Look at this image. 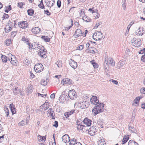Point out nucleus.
Instances as JSON below:
<instances>
[{
	"instance_id": "nucleus-23",
	"label": "nucleus",
	"mask_w": 145,
	"mask_h": 145,
	"mask_svg": "<svg viewBox=\"0 0 145 145\" xmlns=\"http://www.w3.org/2000/svg\"><path fill=\"white\" fill-rule=\"evenodd\" d=\"M39 45V44L36 42H34L33 43H32L31 44V49H35L37 50L39 49V47H37V46Z\"/></svg>"
},
{
	"instance_id": "nucleus-40",
	"label": "nucleus",
	"mask_w": 145,
	"mask_h": 145,
	"mask_svg": "<svg viewBox=\"0 0 145 145\" xmlns=\"http://www.w3.org/2000/svg\"><path fill=\"white\" fill-rule=\"evenodd\" d=\"M23 62L24 63V65H28L30 63V61L28 59V58L26 57L25 59Z\"/></svg>"
},
{
	"instance_id": "nucleus-19",
	"label": "nucleus",
	"mask_w": 145,
	"mask_h": 145,
	"mask_svg": "<svg viewBox=\"0 0 145 145\" xmlns=\"http://www.w3.org/2000/svg\"><path fill=\"white\" fill-rule=\"evenodd\" d=\"M62 97L63 98V100L66 101L69 99V97L67 95L63 94L60 96L59 98V100L61 102H63Z\"/></svg>"
},
{
	"instance_id": "nucleus-36",
	"label": "nucleus",
	"mask_w": 145,
	"mask_h": 145,
	"mask_svg": "<svg viewBox=\"0 0 145 145\" xmlns=\"http://www.w3.org/2000/svg\"><path fill=\"white\" fill-rule=\"evenodd\" d=\"M77 140L76 139L74 138H72L71 140V142L69 143L70 145H75L77 142H76Z\"/></svg>"
},
{
	"instance_id": "nucleus-9",
	"label": "nucleus",
	"mask_w": 145,
	"mask_h": 145,
	"mask_svg": "<svg viewBox=\"0 0 145 145\" xmlns=\"http://www.w3.org/2000/svg\"><path fill=\"white\" fill-rule=\"evenodd\" d=\"M84 33V32H83L80 29H77L73 36L75 38H77L79 37L83 36Z\"/></svg>"
},
{
	"instance_id": "nucleus-64",
	"label": "nucleus",
	"mask_w": 145,
	"mask_h": 145,
	"mask_svg": "<svg viewBox=\"0 0 145 145\" xmlns=\"http://www.w3.org/2000/svg\"><path fill=\"white\" fill-rule=\"evenodd\" d=\"M141 60L143 62H145V53L144 55L142 56L141 58Z\"/></svg>"
},
{
	"instance_id": "nucleus-10",
	"label": "nucleus",
	"mask_w": 145,
	"mask_h": 145,
	"mask_svg": "<svg viewBox=\"0 0 145 145\" xmlns=\"http://www.w3.org/2000/svg\"><path fill=\"white\" fill-rule=\"evenodd\" d=\"M125 62L126 60L125 59H123L120 60L117 64L116 68L118 69H120L125 64Z\"/></svg>"
},
{
	"instance_id": "nucleus-1",
	"label": "nucleus",
	"mask_w": 145,
	"mask_h": 145,
	"mask_svg": "<svg viewBox=\"0 0 145 145\" xmlns=\"http://www.w3.org/2000/svg\"><path fill=\"white\" fill-rule=\"evenodd\" d=\"M98 103V104L95 105L96 106H95L92 110L94 116L102 112L105 109V105L103 103L99 102Z\"/></svg>"
},
{
	"instance_id": "nucleus-4",
	"label": "nucleus",
	"mask_w": 145,
	"mask_h": 145,
	"mask_svg": "<svg viewBox=\"0 0 145 145\" xmlns=\"http://www.w3.org/2000/svg\"><path fill=\"white\" fill-rule=\"evenodd\" d=\"M46 49L44 48V46H42L39 50V52L38 53V54L41 57L46 58L47 57V56L46 55Z\"/></svg>"
},
{
	"instance_id": "nucleus-28",
	"label": "nucleus",
	"mask_w": 145,
	"mask_h": 145,
	"mask_svg": "<svg viewBox=\"0 0 145 145\" xmlns=\"http://www.w3.org/2000/svg\"><path fill=\"white\" fill-rule=\"evenodd\" d=\"M97 124L101 128H103V125L104 123L103 120L102 119H99L97 122Z\"/></svg>"
},
{
	"instance_id": "nucleus-13",
	"label": "nucleus",
	"mask_w": 145,
	"mask_h": 145,
	"mask_svg": "<svg viewBox=\"0 0 145 145\" xmlns=\"http://www.w3.org/2000/svg\"><path fill=\"white\" fill-rule=\"evenodd\" d=\"M63 141L65 143H68L70 141V138L68 135L65 134L62 137Z\"/></svg>"
},
{
	"instance_id": "nucleus-38",
	"label": "nucleus",
	"mask_w": 145,
	"mask_h": 145,
	"mask_svg": "<svg viewBox=\"0 0 145 145\" xmlns=\"http://www.w3.org/2000/svg\"><path fill=\"white\" fill-rule=\"evenodd\" d=\"M109 62V64L112 66H114L115 64V61L112 58H110Z\"/></svg>"
},
{
	"instance_id": "nucleus-12",
	"label": "nucleus",
	"mask_w": 145,
	"mask_h": 145,
	"mask_svg": "<svg viewBox=\"0 0 145 145\" xmlns=\"http://www.w3.org/2000/svg\"><path fill=\"white\" fill-rule=\"evenodd\" d=\"M90 101L91 104L95 105L98 104V103L99 102L97 97L95 96H92L90 99Z\"/></svg>"
},
{
	"instance_id": "nucleus-62",
	"label": "nucleus",
	"mask_w": 145,
	"mask_h": 145,
	"mask_svg": "<svg viewBox=\"0 0 145 145\" xmlns=\"http://www.w3.org/2000/svg\"><path fill=\"white\" fill-rule=\"evenodd\" d=\"M38 7L40 8L45 9V8L43 4H39L38 5Z\"/></svg>"
},
{
	"instance_id": "nucleus-31",
	"label": "nucleus",
	"mask_w": 145,
	"mask_h": 145,
	"mask_svg": "<svg viewBox=\"0 0 145 145\" xmlns=\"http://www.w3.org/2000/svg\"><path fill=\"white\" fill-rule=\"evenodd\" d=\"M12 29V28L7 25L4 28L5 32L6 33H8Z\"/></svg>"
},
{
	"instance_id": "nucleus-50",
	"label": "nucleus",
	"mask_w": 145,
	"mask_h": 145,
	"mask_svg": "<svg viewBox=\"0 0 145 145\" xmlns=\"http://www.w3.org/2000/svg\"><path fill=\"white\" fill-rule=\"evenodd\" d=\"M25 5V3H18V6L21 8H22L23 5Z\"/></svg>"
},
{
	"instance_id": "nucleus-6",
	"label": "nucleus",
	"mask_w": 145,
	"mask_h": 145,
	"mask_svg": "<svg viewBox=\"0 0 145 145\" xmlns=\"http://www.w3.org/2000/svg\"><path fill=\"white\" fill-rule=\"evenodd\" d=\"M44 67L41 63L36 64L34 67L35 71L37 72H40L43 71Z\"/></svg>"
},
{
	"instance_id": "nucleus-29",
	"label": "nucleus",
	"mask_w": 145,
	"mask_h": 145,
	"mask_svg": "<svg viewBox=\"0 0 145 145\" xmlns=\"http://www.w3.org/2000/svg\"><path fill=\"white\" fill-rule=\"evenodd\" d=\"M128 126L129 130L131 131L132 133H137V131L134 127L129 126V125H128Z\"/></svg>"
},
{
	"instance_id": "nucleus-26",
	"label": "nucleus",
	"mask_w": 145,
	"mask_h": 145,
	"mask_svg": "<svg viewBox=\"0 0 145 145\" xmlns=\"http://www.w3.org/2000/svg\"><path fill=\"white\" fill-rule=\"evenodd\" d=\"M20 89L18 88V87H15L14 89H13V93L14 95H17L19 94V92L20 91Z\"/></svg>"
},
{
	"instance_id": "nucleus-42",
	"label": "nucleus",
	"mask_w": 145,
	"mask_h": 145,
	"mask_svg": "<svg viewBox=\"0 0 145 145\" xmlns=\"http://www.w3.org/2000/svg\"><path fill=\"white\" fill-rule=\"evenodd\" d=\"M92 64L93 65V67L95 68H98V65L96 63L94 62V60H93L91 61Z\"/></svg>"
},
{
	"instance_id": "nucleus-46",
	"label": "nucleus",
	"mask_w": 145,
	"mask_h": 145,
	"mask_svg": "<svg viewBox=\"0 0 145 145\" xmlns=\"http://www.w3.org/2000/svg\"><path fill=\"white\" fill-rule=\"evenodd\" d=\"M11 43V40L9 39L6 40L5 42V44L7 46H9Z\"/></svg>"
},
{
	"instance_id": "nucleus-17",
	"label": "nucleus",
	"mask_w": 145,
	"mask_h": 145,
	"mask_svg": "<svg viewBox=\"0 0 145 145\" xmlns=\"http://www.w3.org/2000/svg\"><path fill=\"white\" fill-rule=\"evenodd\" d=\"M62 81L63 82L64 84H67L70 85L72 84V80L68 78L63 79Z\"/></svg>"
},
{
	"instance_id": "nucleus-2",
	"label": "nucleus",
	"mask_w": 145,
	"mask_h": 145,
	"mask_svg": "<svg viewBox=\"0 0 145 145\" xmlns=\"http://www.w3.org/2000/svg\"><path fill=\"white\" fill-rule=\"evenodd\" d=\"M103 37V33L100 31L95 32L92 36L93 39L95 40H101Z\"/></svg>"
},
{
	"instance_id": "nucleus-14",
	"label": "nucleus",
	"mask_w": 145,
	"mask_h": 145,
	"mask_svg": "<svg viewBox=\"0 0 145 145\" xmlns=\"http://www.w3.org/2000/svg\"><path fill=\"white\" fill-rule=\"evenodd\" d=\"M55 3L54 0H46L45 3L47 6L50 7H52Z\"/></svg>"
},
{
	"instance_id": "nucleus-55",
	"label": "nucleus",
	"mask_w": 145,
	"mask_h": 145,
	"mask_svg": "<svg viewBox=\"0 0 145 145\" xmlns=\"http://www.w3.org/2000/svg\"><path fill=\"white\" fill-rule=\"evenodd\" d=\"M58 126V123L57 121H54V124L53 125V126L55 127L56 128H57Z\"/></svg>"
},
{
	"instance_id": "nucleus-56",
	"label": "nucleus",
	"mask_w": 145,
	"mask_h": 145,
	"mask_svg": "<svg viewBox=\"0 0 145 145\" xmlns=\"http://www.w3.org/2000/svg\"><path fill=\"white\" fill-rule=\"evenodd\" d=\"M25 125V121L23 120L22 121L18 123V125L20 126H24Z\"/></svg>"
},
{
	"instance_id": "nucleus-27",
	"label": "nucleus",
	"mask_w": 145,
	"mask_h": 145,
	"mask_svg": "<svg viewBox=\"0 0 145 145\" xmlns=\"http://www.w3.org/2000/svg\"><path fill=\"white\" fill-rule=\"evenodd\" d=\"M84 15L85 16L82 17V19L87 22H90L91 21V18L89 17L86 16L85 14Z\"/></svg>"
},
{
	"instance_id": "nucleus-21",
	"label": "nucleus",
	"mask_w": 145,
	"mask_h": 145,
	"mask_svg": "<svg viewBox=\"0 0 145 145\" xmlns=\"http://www.w3.org/2000/svg\"><path fill=\"white\" fill-rule=\"evenodd\" d=\"M31 31L34 34H37L39 33L40 31V29L38 27H35L32 28Z\"/></svg>"
},
{
	"instance_id": "nucleus-39",
	"label": "nucleus",
	"mask_w": 145,
	"mask_h": 145,
	"mask_svg": "<svg viewBox=\"0 0 145 145\" xmlns=\"http://www.w3.org/2000/svg\"><path fill=\"white\" fill-rule=\"evenodd\" d=\"M3 62L6 63L8 60L7 57L4 55H2L1 57Z\"/></svg>"
},
{
	"instance_id": "nucleus-59",
	"label": "nucleus",
	"mask_w": 145,
	"mask_h": 145,
	"mask_svg": "<svg viewBox=\"0 0 145 145\" xmlns=\"http://www.w3.org/2000/svg\"><path fill=\"white\" fill-rule=\"evenodd\" d=\"M110 81L115 84L117 85L118 84V82L117 80H114L113 79H111Z\"/></svg>"
},
{
	"instance_id": "nucleus-11",
	"label": "nucleus",
	"mask_w": 145,
	"mask_h": 145,
	"mask_svg": "<svg viewBox=\"0 0 145 145\" xmlns=\"http://www.w3.org/2000/svg\"><path fill=\"white\" fill-rule=\"evenodd\" d=\"M18 24L19 27L21 28L25 29L27 27L28 23L26 21H23L22 22H19Z\"/></svg>"
},
{
	"instance_id": "nucleus-61",
	"label": "nucleus",
	"mask_w": 145,
	"mask_h": 145,
	"mask_svg": "<svg viewBox=\"0 0 145 145\" xmlns=\"http://www.w3.org/2000/svg\"><path fill=\"white\" fill-rule=\"evenodd\" d=\"M125 1L123 2L122 4V7L124 10H125L126 9V5H125Z\"/></svg>"
},
{
	"instance_id": "nucleus-52",
	"label": "nucleus",
	"mask_w": 145,
	"mask_h": 145,
	"mask_svg": "<svg viewBox=\"0 0 145 145\" xmlns=\"http://www.w3.org/2000/svg\"><path fill=\"white\" fill-rule=\"evenodd\" d=\"M56 64L57 65L58 67H60L62 66L61 64V62L60 61H58L56 63Z\"/></svg>"
},
{
	"instance_id": "nucleus-60",
	"label": "nucleus",
	"mask_w": 145,
	"mask_h": 145,
	"mask_svg": "<svg viewBox=\"0 0 145 145\" xmlns=\"http://www.w3.org/2000/svg\"><path fill=\"white\" fill-rule=\"evenodd\" d=\"M28 40V39L27 38L25 37V36H24L22 37L21 40L24 42Z\"/></svg>"
},
{
	"instance_id": "nucleus-15",
	"label": "nucleus",
	"mask_w": 145,
	"mask_h": 145,
	"mask_svg": "<svg viewBox=\"0 0 145 145\" xmlns=\"http://www.w3.org/2000/svg\"><path fill=\"white\" fill-rule=\"evenodd\" d=\"M69 63L73 69H76L77 67V63L72 59L69 61Z\"/></svg>"
},
{
	"instance_id": "nucleus-45",
	"label": "nucleus",
	"mask_w": 145,
	"mask_h": 145,
	"mask_svg": "<svg viewBox=\"0 0 145 145\" xmlns=\"http://www.w3.org/2000/svg\"><path fill=\"white\" fill-rule=\"evenodd\" d=\"M94 7H92V8H90L89 10L88 11L91 12L92 13H94L97 12L98 11V10H93L94 9Z\"/></svg>"
},
{
	"instance_id": "nucleus-7",
	"label": "nucleus",
	"mask_w": 145,
	"mask_h": 145,
	"mask_svg": "<svg viewBox=\"0 0 145 145\" xmlns=\"http://www.w3.org/2000/svg\"><path fill=\"white\" fill-rule=\"evenodd\" d=\"M132 42L134 43V46L137 47L140 46L142 44L141 40L139 38H134L132 40Z\"/></svg>"
},
{
	"instance_id": "nucleus-51",
	"label": "nucleus",
	"mask_w": 145,
	"mask_h": 145,
	"mask_svg": "<svg viewBox=\"0 0 145 145\" xmlns=\"http://www.w3.org/2000/svg\"><path fill=\"white\" fill-rule=\"evenodd\" d=\"M13 23L12 22H11L10 20L8 22V23L7 24V25L10 27L11 28H12V26H13Z\"/></svg>"
},
{
	"instance_id": "nucleus-37",
	"label": "nucleus",
	"mask_w": 145,
	"mask_h": 145,
	"mask_svg": "<svg viewBox=\"0 0 145 145\" xmlns=\"http://www.w3.org/2000/svg\"><path fill=\"white\" fill-rule=\"evenodd\" d=\"M108 67V61H106V60H105L104 61V69H106L107 70H108L107 68Z\"/></svg>"
},
{
	"instance_id": "nucleus-8",
	"label": "nucleus",
	"mask_w": 145,
	"mask_h": 145,
	"mask_svg": "<svg viewBox=\"0 0 145 145\" xmlns=\"http://www.w3.org/2000/svg\"><path fill=\"white\" fill-rule=\"evenodd\" d=\"M96 126H92L88 129L89 133L90 135L93 136L97 133L98 130L96 129Z\"/></svg>"
},
{
	"instance_id": "nucleus-20",
	"label": "nucleus",
	"mask_w": 145,
	"mask_h": 145,
	"mask_svg": "<svg viewBox=\"0 0 145 145\" xmlns=\"http://www.w3.org/2000/svg\"><path fill=\"white\" fill-rule=\"evenodd\" d=\"M49 102L48 101L46 102V101L45 103L42 105L40 107H42L43 109L45 111L48 109V108H49Z\"/></svg>"
},
{
	"instance_id": "nucleus-63",
	"label": "nucleus",
	"mask_w": 145,
	"mask_h": 145,
	"mask_svg": "<svg viewBox=\"0 0 145 145\" xmlns=\"http://www.w3.org/2000/svg\"><path fill=\"white\" fill-rule=\"evenodd\" d=\"M140 92L145 94V88L144 87L140 89Z\"/></svg>"
},
{
	"instance_id": "nucleus-34",
	"label": "nucleus",
	"mask_w": 145,
	"mask_h": 145,
	"mask_svg": "<svg viewBox=\"0 0 145 145\" xmlns=\"http://www.w3.org/2000/svg\"><path fill=\"white\" fill-rule=\"evenodd\" d=\"M128 145H138V143L135 141L130 140L128 142Z\"/></svg>"
},
{
	"instance_id": "nucleus-3",
	"label": "nucleus",
	"mask_w": 145,
	"mask_h": 145,
	"mask_svg": "<svg viewBox=\"0 0 145 145\" xmlns=\"http://www.w3.org/2000/svg\"><path fill=\"white\" fill-rule=\"evenodd\" d=\"M89 103L88 102L82 101L79 102L78 106V107L81 108L82 109H84L85 108H87L88 107Z\"/></svg>"
},
{
	"instance_id": "nucleus-44",
	"label": "nucleus",
	"mask_w": 145,
	"mask_h": 145,
	"mask_svg": "<svg viewBox=\"0 0 145 145\" xmlns=\"http://www.w3.org/2000/svg\"><path fill=\"white\" fill-rule=\"evenodd\" d=\"M77 129L78 130H82L83 128L85 126L84 125H83V124L81 125L77 126Z\"/></svg>"
},
{
	"instance_id": "nucleus-18",
	"label": "nucleus",
	"mask_w": 145,
	"mask_h": 145,
	"mask_svg": "<svg viewBox=\"0 0 145 145\" xmlns=\"http://www.w3.org/2000/svg\"><path fill=\"white\" fill-rule=\"evenodd\" d=\"M95 50H97L96 48H93L92 47H90L89 48H88L86 50V52L88 53L95 54L96 53Z\"/></svg>"
},
{
	"instance_id": "nucleus-43",
	"label": "nucleus",
	"mask_w": 145,
	"mask_h": 145,
	"mask_svg": "<svg viewBox=\"0 0 145 145\" xmlns=\"http://www.w3.org/2000/svg\"><path fill=\"white\" fill-rule=\"evenodd\" d=\"M140 100L137 97H136L135 99L133 101V102L136 104L138 105V103L140 101Z\"/></svg>"
},
{
	"instance_id": "nucleus-54",
	"label": "nucleus",
	"mask_w": 145,
	"mask_h": 145,
	"mask_svg": "<svg viewBox=\"0 0 145 145\" xmlns=\"http://www.w3.org/2000/svg\"><path fill=\"white\" fill-rule=\"evenodd\" d=\"M57 5L58 8H60L61 6V2L60 0H58L57 3Z\"/></svg>"
},
{
	"instance_id": "nucleus-41",
	"label": "nucleus",
	"mask_w": 145,
	"mask_h": 145,
	"mask_svg": "<svg viewBox=\"0 0 145 145\" xmlns=\"http://www.w3.org/2000/svg\"><path fill=\"white\" fill-rule=\"evenodd\" d=\"M137 32H136V34L137 35H140L141 36L143 35V33H142L143 32V31H141L140 30V28H139V29L137 30Z\"/></svg>"
},
{
	"instance_id": "nucleus-53",
	"label": "nucleus",
	"mask_w": 145,
	"mask_h": 145,
	"mask_svg": "<svg viewBox=\"0 0 145 145\" xmlns=\"http://www.w3.org/2000/svg\"><path fill=\"white\" fill-rule=\"evenodd\" d=\"M44 14H46L48 16H49L51 15V13L49 12L48 10H44Z\"/></svg>"
},
{
	"instance_id": "nucleus-47",
	"label": "nucleus",
	"mask_w": 145,
	"mask_h": 145,
	"mask_svg": "<svg viewBox=\"0 0 145 145\" xmlns=\"http://www.w3.org/2000/svg\"><path fill=\"white\" fill-rule=\"evenodd\" d=\"M11 63L13 65L16 66L17 64V63L16 62V60H12V61H10Z\"/></svg>"
},
{
	"instance_id": "nucleus-33",
	"label": "nucleus",
	"mask_w": 145,
	"mask_h": 145,
	"mask_svg": "<svg viewBox=\"0 0 145 145\" xmlns=\"http://www.w3.org/2000/svg\"><path fill=\"white\" fill-rule=\"evenodd\" d=\"M129 139V138L128 137L125 136L123 138V139L122 142V144H124Z\"/></svg>"
},
{
	"instance_id": "nucleus-32",
	"label": "nucleus",
	"mask_w": 145,
	"mask_h": 145,
	"mask_svg": "<svg viewBox=\"0 0 145 145\" xmlns=\"http://www.w3.org/2000/svg\"><path fill=\"white\" fill-rule=\"evenodd\" d=\"M27 12L29 15L32 16L34 14V10L32 9H30L27 10Z\"/></svg>"
},
{
	"instance_id": "nucleus-49",
	"label": "nucleus",
	"mask_w": 145,
	"mask_h": 145,
	"mask_svg": "<svg viewBox=\"0 0 145 145\" xmlns=\"http://www.w3.org/2000/svg\"><path fill=\"white\" fill-rule=\"evenodd\" d=\"M84 48V46L83 45H80L77 48L76 50H81Z\"/></svg>"
},
{
	"instance_id": "nucleus-5",
	"label": "nucleus",
	"mask_w": 145,
	"mask_h": 145,
	"mask_svg": "<svg viewBox=\"0 0 145 145\" xmlns=\"http://www.w3.org/2000/svg\"><path fill=\"white\" fill-rule=\"evenodd\" d=\"M68 95L69 97L71 100L75 99L77 97L76 92L74 89L69 91Z\"/></svg>"
},
{
	"instance_id": "nucleus-57",
	"label": "nucleus",
	"mask_w": 145,
	"mask_h": 145,
	"mask_svg": "<svg viewBox=\"0 0 145 145\" xmlns=\"http://www.w3.org/2000/svg\"><path fill=\"white\" fill-rule=\"evenodd\" d=\"M17 31H12L11 32V36L12 37H14L16 35Z\"/></svg>"
},
{
	"instance_id": "nucleus-16",
	"label": "nucleus",
	"mask_w": 145,
	"mask_h": 145,
	"mask_svg": "<svg viewBox=\"0 0 145 145\" xmlns=\"http://www.w3.org/2000/svg\"><path fill=\"white\" fill-rule=\"evenodd\" d=\"M91 121L88 119V118L86 117L84 120L83 122L87 126H90L91 124Z\"/></svg>"
},
{
	"instance_id": "nucleus-22",
	"label": "nucleus",
	"mask_w": 145,
	"mask_h": 145,
	"mask_svg": "<svg viewBox=\"0 0 145 145\" xmlns=\"http://www.w3.org/2000/svg\"><path fill=\"white\" fill-rule=\"evenodd\" d=\"M10 108L12 114H14L16 113V108L14 105L12 103L10 105Z\"/></svg>"
},
{
	"instance_id": "nucleus-35",
	"label": "nucleus",
	"mask_w": 145,
	"mask_h": 145,
	"mask_svg": "<svg viewBox=\"0 0 145 145\" xmlns=\"http://www.w3.org/2000/svg\"><path fill=\"white\" fill-rule=\"evenodd\" d=\"M5 9V11L8 13L9 11H10L12 9V7L11 5H9L8 6H6Z\"/></svg>"
},
{
	"instance_id": "nucleus-58",
	"label": "nucleus",
	"mask_w": 145,
	"mask_h": 145,
	"mask_svg": "<svg viewBox=\"0 0 145 145\" xmlns=\"http://www.w3.org/2000/svg\"><path fill=\"white\" fill-rule=\"evenodd\" d=\"M13 56V55L11 54H9L8 56L7 57L8 60L10 61V59H11V57H12Z\"/></svg>"
},
{
	"instance_id": "nucleus-30",
	"label": "nucleus",
	"mask_w": 145,
	"mask_h": 145,
	"mask_svg": "<svg viewBox=\"0 0 145 145\" xmlns=\"http://www.w3.org/2000/svg\"><path fill=\"white\" fill-rule=\"evenodd\" d=\"M41 38L46 42H49L50 40V39L48 38L47 36H42Z\"/></svg>"
},
{
	"instance_id": "nucleus-48",
	"label": "nucleus",
	"mask_w": 145,
	"mask_h": 145,
	"mask_svg": "<svg viewBox=\"0 0 145 145\" xmlns=\"http://www.w3.org/2000/svg\"><path fill=\"white\" fill-rule=\"evenodd\" d=\"M47 82L45 81L44 80H41V84L42 85L45 86L47 84Z\"/></svg>"
},
{
	"instance_id": "nucleus-25",
	"label": "nucleus",
	"mask_w": 145,
	"mask_h": 145,
	"mask_svg": "<svg viewBox=\"0 0 145 145\" xmlns=\"http://www.w3.org/2000/svg\"><path fill=\"white\" fill-rule=\"evenodd\" d=\"M37 137L38 140L39 142L45 141L46 139V136H42L41 135H39L37 136Z\"/></svg>"
},
{
	"instance_id": "nucleus-24",
	"label": "nucleus",
	"mask_w": 145,
	"mask_h": 145,
	"mask_svg": "<svg viewBox=\"0 0 145 145\" xmlns=\"http://www.w3.org/2000/svg\"><path fill=\"white\" fill-rule=\"evenodd\" d=\"M33 86L31 84L28 85V87H27L26 91L29 93H31L32 92L33 88Z\"/></svg>"
}]
</instances>
